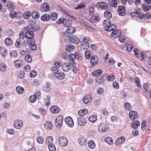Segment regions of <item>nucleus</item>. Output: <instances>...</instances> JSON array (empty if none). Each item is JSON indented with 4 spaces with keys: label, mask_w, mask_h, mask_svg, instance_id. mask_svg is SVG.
I'll use <instances>...</instances> for the list:
<instances>
[{
    "label": "nucleus",
    "mask_w": 151,
    "mask_h": 151,
    "mask_svg": "<svg viewBox=\"0 0 151 151\" xmlns=\"http://www.w3.org/2000/svg\"><path fill=\"white\" fill-rule=\"evenodd\" d=\"M25 36L27 38V42L29 45L30 49L32 50H36L37 47L34 38V34L33 32L32 31H28L25 33Z\"/></svg>",
    "instance_id": "f257e3e1"
},
{
    "label": "nucleus",
    "mask_w": 151,
    "mask_h": 151,
    "mask_svg": "<svg viewBox=\"0 0 151 151\" xmlns=\"http://www.w3.org/2000/svg\"><path fill=\"white\" fill-rule=\"evenodd\" d=\"M63 121V117L61 115L58 116L55 121V125L56 127L60 128L62 126Z\"/></svg>",
    "instance_id": "f03ea898"
},
{
    "label": "nucleus",
    "mask_w": 151,
    "mask_h": 151,
    "mask_svg": "<svg viewBox=\"0 0 151 151\" xmlns=\"http://www.w3.org/2000/svg\"><path fill=\"white\" fill-rule=\"evenodd\" d=\"M59 145L62 147L66 146L68 144L67 139L64 136L60 137L58 139Z\"/></svg>",
    "instance_id": "7ed1b4c3"
},
{
    "label": "nucleus",
    "mask_w": 151,
    "mask_h": 151,
    "mask_svg": "<svg viewBox=\"0 0 151 151\" xmlns=\"http://www.w3.org/2000/svg\"><path fill=\"white\" fill-rule=\"evenodd\" d=\"M109 128V126L106 123H101L98 127V130L102 132L107 131Z\"/></svg>",
    "instance_id": "20e7f679"
},
{
    "label": "nucleus",
    "mask_w": 151,
    "mask_h": 151,
    "mask_svg": "<svg viewBox=\"0 0 151 151\" xmlns=\"http://www.w3.org/2000/svg\"><path fill=\"white\" fill-rule=\"evenodd\" d=\"M64 121L66 124L69 127H72L74 125V123L72 118L70 116H68L65 118Z\"/></svg>",
    "instance_id": "39448f33"
},
{
    "label": "nucleus",
    "mask_w": 151,
    "mask_h": 151,
    "mask_svg": "<svg viewBox=\"0 0 151 151\" xmlns=\"http://www.w3.org/2000/svg\"><path fill=\"white\" fill-rule=\"evenodd\" d=\"M61 67L63 71L65 72H67L71 69V66L69 63H65L62 65Z\"/></svg>",
    "instance_id": "423d86ee"
},
{
    "label": "nucleus",
    "mask_w": 151,
    "mask_h": 151,
    "mask_svg": "<svg viewBox=\"0 0 151 151\" xmlns=\"http://www.w3.org/2000/svg\"><path fill=\"white\" fill-rule=\"evenodd\" d=\"M146 4H143L142 6V9L145 12L149 11L151 8V6L149 4H148L149 0H144Z\"/></svg>",
    "instance_id": "0eeeda50"
},
{
    "label": "nucleus",
    "mask_w": 151,
    "mask_h": 151,
    "mask_svg": "<svg viewBox=\"0 0 151 151\" xmlns=\"http://www.w3.org/2000/svg\"><path fill=\"white\" fill-rule=\"evenodd\" d=\"M14 125L15 128L19 129L22 127L23 125V123L22 121L18 119L14 121Z\"/></svg>",
    "instance_id": "6e6552de"
},
{
    "label": "nucleus",
    "mask_w": 151,
    "mask_h": 151,
    "mask_svg": "<svg viewBox=\"0 0 151 151\" xmlns=\"http://www.w3.org/2000/svg\"><path fill=\"white\" fill-rule=\"evenodd\" d=\"M129 117L131 120L133 121L137 117V114L136 112L131 110L129 113Z\"/></svg>",
    "instance_id": "1a4fd4ad"
},
{
    "label": "nucleus",
    "mask_w": 151,
    "mask_h": 151,
    "mask_svg": "<svg viewBox=\"0 0 151 151\" xmlns=\"http://www.w3.org/2000/svg\"><path fill=\"white\" fill-rule=\"evenodd\" d=\"M118 12L119 15L124 16L126 13L124 6H119L118 7Z\"/></svg>",
    "instance_id": "9d476101"
},
{
    "label": "nucleus",
    "mask_w": 151,
    "mask_h": 151,
    "mask_svg": "<svg viewBox=\"0 0 151 151\" xmlns=\"http://www.w3.org/2000/svg\"><path fill=\"white\" fill-rule=\"evenodd\" d=\"M78 123L79 126H83L86 123V119L84 117H80L78 118Z\"/></svg>",
    "instance_id": "9b49d317"
},
{
    "label": "nucleus",
    "mask_w": 151,
    "mask_h": 151,
    "mask_svg": "<svg viewBox=\"0 0 151 151\" xmlns=\"http://www.w3.org/2000/svg\"><path fill=\"white\" fill-rule=\"evenodd\" d=\"M51 112L54 114L58 113L60 111V109L56 106H52L50 108Z\"/></svg>",
    "instance_id": "f8f14e48"
},
{
    "label": "nucleus",
    "mask_w": 151,
    "mask_h": 151,
    "mask_svg": "<svg viewBox=\"0 0 151 151\" xmlns=\"http://www.w3.org/2000/svg\"><path fill=\"white\" fill-rule=\"evenodd\" d=\"M69 40L75 44H78L79 42V40L78 37L74 35H71V37H69Z\"/></svg>",
    "instance_id": "ddd939ff"
},
{
    "label": "nucleus",
    "mask_w": 151,
    "mask_h": 151,
    "mask_svg": "<svg viewBox=\"0 0 151 151\" xmlns=\"http://www.w3.org/2000/svg\"><path fill=\"white\" fill-rule=\"evenodd\" d=\"M41 8L42 11L44 12L48 11L50 9L49 4L46 3L42 4L41 5Z\"/></svg>",
    "instance_id": "4468645a"
},
{
    "label": "nucleus",
    "mask_w": 151,
    "mask_h": 151,
    "mask_svg": "<svg viewBox=\"0 0 151 151\" xmlns=\"http://www.w3.org/2000/svg\"><path fill=\"white\" fill-rule=\"evenodd\" d=\"M98 61V58L97 57L94 55L91 58L90 62L92 65L95 66L97 64Z\"/></svg>",
    "instance_id": "2eb2a0df"
},
{
    "label": "nucleus",
    "mask_w": 151,
    "mask_h": 151,
    "mask_svg": "<svg viewBox=\"0 0 151 151\" xmlns=\"http://www.w3.org/2000/svg\"><path fill=\"white\" fill-rule=\"evenodd\" d=\"M125 140L124 137L122 136L118 138L115 142V144L116 146H119V145L123 142Z\"/></svg>",
    "instance_id": "dca6fc26"
},
{
    "label": "nucleus",
    "mask_w": 151,
    "mask_h": 151,
    "mask_svg": "<svg viewBox=\"0 0 151 151\" xmlns=\"http://www.w3.org/2000/svg\"><path fill=\"white\" fill-rule=\"evenodd\" d=\"M51 19V16L47 14H43L41 17V19L42 21L46 22L49 21Z\"/></svg>",
    "instance_id": "f3484780"
},
{
    "label": "nucleus",
    "mask_w": 151,
    "mask_h": 151,
    "mask_svg": "<svg viewBox=\"0 0 151 151\" xmlns=\"http://www.w3.org/2000/svg\"><path fill=\"white\" fill-rule=\"evenodd\" d=\"M147 54L145 52L143 51L140 53L137 56L139 59L141 61L145 60V58L147 57Z\"/></svg>",
    "instance_id": "a211bd4d"
},
{
    "label": "nucleus",
    "mask_w": 151,
    "mask_h": 151,
    "mask_svg": "<svg viewBox=\"0 0 151 151\" xmlns=\"http://www.w3.org/2000/svg\"><path fill=\"white\" fill-rule=\"evenodd\" d=\"M44 126L45 129L48 130L52 129L53 127L52 123L49 121L45 122L44 124Z\"/></svg>",
    "instance_id": "6ab92c4d"
},
{
    "label": "nucleus",
    "mask_w": 151,
    "mask_h": 151,
    "mask_svg": "<svg viewBox=\"0 0 151 151\" xmlns=\"http://www.w3.org/2000/svg\"><path fill=\"white\" fill-rule=\"evenodd\" d=\"M55 76L58 79H62L65 78V74L62 72H60L57 73V74L55 75Z\"/></svg>",
    "instance_id": "aec40b11"
},
{
    "label": "nucleus",
    "mask_w": 151,
    "mask_h": 151,
    "mask_svg": "<svg viewBox=\"0 0 151 151\" xmlns=\"http://www.w3.org/2000/svg\"><path fill=\"white\" fill-rule=\"evenodd\" d=\"M121 32L120 30L119 29L115 30V31H113L111 33V35L112 37L114 36V37H118L120 36L121 35Z\"/></svg>",
    "instance_id": "412c9836"
},
{
    "label": "nucleus",
    "mask_w": 151,
    "mask_h": 151,
    "mask_svg": "<svg viewBox=\"0 0 151 151\" xmlns=\"http://www.w3.org/2000/svg\"><path fill=\"white\" fill-rule=\"evenodd\" d=\"M64 21L63 25L66 27H70L72 24V21L71 19H64Z\"/></svg>",
    "instance_id": "4be33fe9"
},
{
    "label": "nucleus",
    "mask_w": 151,
    "mask_h": 151,
    "mask_svg": "<svg viewBox=\"0 0 151 151\" xmlns=\"http://www.w3.org/2000/svg\"><path fill=\"white\" fill-rule=\"evenodd\" d=\"M78 142L81 145L84 146L86 145L87 140L83 138H80L78 139Z\"/></svg>",
    "instance_id": "5701e85b"
},
{
    "label": "nucleus",
    "mask_w": 151,
    "mask_h": 151,
    "mask_svg": "<svg viewBox=\"0 0 151 151\" xmlns=\"http://www.w3.org/2000/svg\"><path fill=\"white\" fill-rule=\"evenodd\" d=\"M23 62L22 60H18L15 61L14 64L15 66L17 68H20L23 65Z\"/></svg>",
    "instance_id": "b1692460"
},
{
    "label": "nucleus",
    "mask_w": 151,
    "mask_h": 151,
    "mask_svg": "<svg viewBox=\"0 0 151 151\" xmlns=\"http://www.w3.org/2000/svg\"><path fill=\"white\" fill-rule=\"evenodd\" d=\"M140 123L138 121H134L131 123V126L132 128L134 129H137L139 126Z\"/></svg>",
    "instance_id": "393cba45"
},
{
    "label": "nucleus",
    "mask_w": 151,
    "mask_h": 151,
    "mask_svg": "<svg viewBox=\"0 0 151 151\" xmlns=\"http://www.w3.org/2000/svg\"><path fill=\"white\" fill-rule=\"evenodd\" d=\"M88 113V110L86 109H81L79 111L78 114L80 116H83Z\"/></svg>",
    "instance_id": "a878e982"
},
{
    "label": "nucleus",
    "mask_w": 151,
    "mask_h": 151,
    "mask_svg": "<svg viewBox=\"0 0 151 151\" xmlns=\"http://www.w3.org/2000/svg\"><path fill=\"white\" fill-rule=\"evenodd\" d=\"M51 87V84L49 82H47L46 83V85H44L43 87L44 90L47 91L49 92L50 91Z\"/></svg>",
    "instance_id": "bb28decb"
},
{
    "label": "nucleus",
    "mask_w": 151,
    "mask_h": 151,
    "mask_svg": "<svg viewBox=\"0 0 151 151\" xmlns=\"http://www.w3.org/2000/svg\"><path fill=\"white\" fill-rule=\"evenodd\" d=\"M116 28V25L114 24H111L110 25L109 27L108 28H105V30L107 31H111L112 30L113 31H115Z\"/></svg>",
    "instance_id": "cd10ccee"
},
{
    "label": "nucleus",
    "mask_w": 151,
    "mask_h": 151,
    "mask_svg": "<svg viewBox=\"0 0 151 151\" xmlns=\"http://www.w3.org/2000/svg\"><path fill=\"white\" fill-rule=\"evenodd\" d=\"M75 47L72 45H69L67 46L66 48V51L68 52H72L75 49Z\"/></svg>",
    "instance_id": "c85d7f7f"
},
{
    "label": "nucleus",
    "mask_w": 151,
    "mask_h": 151,
    "mask_svg": "<svg viewBox=\"0 0 151 151\" xmlns=\"http://www.w3.org/2000/svg\"><path fill=\"white\" fill-rule=\"evenodd\" d=\"M1 55L3 57H5L7 55L8 52L6 49L4 47H2L1 48Z\"/></svg>",
    "instance_id": "c756f323"
},
{
    "label": "nucleus",
    "mask_w": 151,
    "mask_h": 151,
    "mask_svg": "<svg viewBox=\"0 0 151 151\" xmlns=\"http://www.w3.org/2000/svg\"><path fill=\"white\" fill-rule=\"evenodd\" d=\"M91 98V97L88 95L84 96L83 99V102L86 104H87Z\"/></svg>",
    "instance_id": "7c9ffc66"
},
{
    "label": "nucleus",
    "mask_w": 151,
    "mask_h": 151,
    "mask_svg": "<svg viewBox=\"0 0 151 151\" xmlns=\"http://www.w3.org/2000/svg\"><path fill=\"white\" fill-rule=\"evenodd\" d=\"M4 42L7 45L9 46L12 45L13 44L12 40L9 37L6 38L4 41Z\"/></svg>",
    "instance_id": "2f4dec72"
},
{
    "label": "nucleus",
    "mask_w": 151,
    "mask_h": 151,
    "mask_svg": "<svg viewBox=\"0 0 151 151\" xmlns=\"http://www.w3.org/2000/svg\"><path fill=\"white\" fill-rule=\"evenodd\" d=\"M108 3L110 6L115 7L117 6V1L116 0H109Z\"/></svg>",
    "instance_id": "473e14b6"
},
{
    "label": "nucleus",
    "mask_w": 151,
    "mask_h": 151,
    "mask_svg": "<svg viewBox=\"0 0 151 151\" xmlns=\"http://www.w3.org/2000/svg\"><path fill=\"white\" fill-rule=\"evenodd\" d=\"M23 42V41H22L20 39H17L15 43L16 47L17 48H20Z\"/></svg>",
    "instance_id": "72a5a7b5"
},
{
    "label": "nucleus",
    "mask_w": 151,
    "mask_h": 151,
    "mask_svg": "<svg viewBox=\"0 0 151 151\" xmlns=\"http://www.w3.org/2000/svg\"><path fill=\"white\" fill-rule=\"evenodd\" d=\"M102 71L101 70L98 69L95 70L92 73V75L94 76H100L102 73Z\"/></svg>",
    "instance_id": "f704fd0d"
},
{
    "label": "nucleus",
    "mask_w": 151,
    "mask_h": 151,
    "mask_svg": "<svg viewBox=\"0 0 151 151\" xmlns=\"http://www.w3.org/2000/svg\"><path fill=\"white\" fill-rule=\"evenodd\" d=\"M105 79L102 76L99 77H96V82L102 84L104 83Z\"/></svg>",
    "instance_id": "c9c22d12"
},
{
    "label": "nucleus",
    "mask_w": 151,
    "mask_h": 151,
    "mask_svg": "<svg viewBox=\"0 0 151 151\" xmlns=\"http://www.w3.org/2000/svg\"><path fill=\"white\" fill-rule=\"evenodd\" d=\"M75 28L72 27H68L66 30V32L68 34H72L75 32Z\"/></svg>",
    "instance_id": "e433bc0d"
},
{
    "label": "nucleus",
    "mask_w": 151,
    "mask_h": 151,
    "mask_svg": "<svg viewBox=\"0 0 151 151\" xmlns=\"http://www.w3.org/2000/svg\"><path fill=\"white\" fill-rule=\"evenodd\" d=\"M111 24V21L108 19H106L104 20L103 22V24L104 27V30L105 28H108L109 27L110 25Z\"/></svg>",
    "instance_id": "4c0bfd02"
},
{
    "label": "nucleus",
    "mask_w": 151,
    "mask_h": 151,
    "mask_svg": "<svg viewBox=\"0 0 151 151\" xmlns=\"http://www.w3.org/2000/svg\"><path fill=\"white\" fill-rule=\"evenodd\" d=\"M88 145L89 148L91 149H94L96 145L93 141L90 140L88 143Z\"/></svg>",
    "instance_id": "58836bf2"
},
{
    "label": "nucleus",
    "mask_w": 151,
    "mask_h": 151,
    "mask_svg": "<svg viewBox=\"0 0 151 151\" xmlns=\"http://www.w3.org/2000/svg\"><path fill=\"white\" fill-rule=\"evenodd\" d=\"M32 17L35 19H37L39 17V13L37 11H33L31 14Z\"/></svg>",
    "instance_id": "ea45409f"
},
{
    "label": "nucleus",
    "mask_w": 151,
    "mask_h": 151,
    "mask_svg": "<svg viewBox=\"0 0 151 151\" xmlns=\"http://www.w3.org/2000/svg\"><path fill=\"white\" fill-rule=\"evenodd\" d=\"M6 4L7 5L6 6L7 7L9 10L13 11L14 9L15 6L14 4L9 2H7Z\"/></svg>",
    "instance_id": "a19ab883"
},
{
    "label": "nucleus",
    "mask_w": 151,
    "mask_h": 151,
    "mask_svg": "<svg viewBox=\"0 0 151 151\" xmlns=\"http://www.w3.org/2000/svg\"><path fill=\"white\" fill-rule=\"evenodd\" d=\"M97 116L96 115H92L89 117L88 119L90 122H94L97 120Z\"/></svg>",
    "instance_id": "79ce46f5"
},
{
    "label": "nucleus",
    "mask_w": 151,
    "mask_h": 151,
    "mask_svg": "<svg viewBox=\"0 0 151 151\" xmlns=\"http://www.w3.org/2000/svg\"><path fill=\"white\" fill-rule=\"evenodd\" d=\"M105 141L109 145H111L113 143L112 139L110 137H106L104 139Z\"/></svg>",
    "instance_id": "37998d69"
},
{
    "label": "nucleus",
    "mask_w": 151,
    "mask_h": 151,
    "mask_svg": "<svg viewBox=\"0 0 151 151\" xmlns=\"http://www.w3.org/2000/svg\"><path fill=\"white\" fill-rule=\"evenodd\" d=\"M48 147L50 151H55L56 150L55 145L52 143L49 144Z\"/></svg>",
    "instance_id": "c03bdc74"
},
{
    "label": "nucleus",
    "mask_w": 151,
    "mask_h": 151,
    "mask_svg": "<svg viewBox=\"0 0 151 151\" xmlns=\"http://www.w3.org/2000/svg\"><path fill=\"white\" fill-rule=\"evenodd\" d=\"M69 57L70 59L69 60V62L70 63H71V61H73L76 59L75 56L74 54L72 53H70L69 54Z\"/></svg>",
    "instance_id": "a18cd8bd"
},
{
    "label": "nucleus",
    "mask_w": 151,
    "mask_h": 151,
    "mask_svg": "<svg viewBox=\"0 0 151 151\" xmlns=\"http://www.w3.org/2000/svg\"><path fill=\"white\" fill-rule=\"evenodd\" d=\"M37 99V96L36 95H33L30 96L29 100V101L32 103L35 102Z\"/></svg>",
    "instance_id": "49530a36"
},
{
    "label": "nucleus",
    "mask_w": 151,
    "mask_h": 151,
    "mask_svg": "<svg viewBox=\"0 0 151 151\" xmlns=\"http://www.w3.org/2000/svg\"><path fill=\"white\" fill-rule=\"evenodd\" d=\"M6 70V68L4 64L1 63L0 64V70L3 72H5Z\"/></svg>",
    "instance_id": "de8ad7c7"
},
{
    "label": "nucleus",
    "mask_w": 151,
    "mask_h": 151,
    "mask_svg": "<svg viewBox=\"0 0 151 151\" xmlns=\"http://www.w3.org/2000/svg\"><path fill=\"white\" fill-rule=\"evenodd\" d=\"M134 82L137 86L139 88H141V86L140 84V81L139 79L137 77H135L134 79Z\"/></svg>",
    "instance_id": "09e8293b"
},
{
    "label": "nucleus",
    "mask_w": 151,
    "mask_h": 151,
    "mask_svg": "<svg viewBox=\"0 0 151 151\" xmlns=\"http://www.w3.org/2000/svg\"><path fill=\"white\" fill-rule=\"evenodd\" d=\"M91 22H99L100 21V19L97 16H92L91 17Z\"/></svg>",
    "instance_id": "8fccbe9b"
},
{
    "label": "nucleus",
    "mask_w": 151,
    "mask_h": 151,
    "mask_svg": "<svg viewBox=\"0 0 151 151\" xmlns=\"http://www.w3.org/2000/svg\"><path fill=\"white\" fill-rule=\"evenodd\" d=\"M16 90L18 93L22 94L24 92V89L20 86H18L16 87Z\"/></svg>",
    "instance_id": "3c124183"
},
{
    "label": "nucleus",
    "mask_w": 151,
    "mask_h": 151,
    "mask_svg": "<svg viewBox=\"0 0 151 151\" xmlns=\"http://www.w3.org/2000/svg\"><path fill=\"white\" fill-rule=\"evenodd\" d=\"M53 140V138L52 136H49L47 137L46 139L45 142L46 144L47 143L49 144L52 143Z\"/></svg>",
    "instance_id": "603ef678"
},
{
    "label": "nucleus",
    "mask_w": 151,
    "mask_h": 151,
    "mask_svg": "<svg viewBox=\"0 0 151 151\" xmlns=\"http://www.w3.org/2000/svg\"><path fill=\"white\" fill-rule=\"evenodd\" d=\"M108 5L106 3L104 2L99 5V6L102 9H106L108 8Z\"/></svg>",
    "instance_id": "864d4df0"
},
{
    "label": "nucleus",
    "mask_w": 151,
    "mask_h": 151,
    "mask_svg": "<svg viewBox=\"0 0 151 151\" xmlns=\"http://www.w3.org/2000/svg\"><path fill=\"white\" fill-rule=\"evenodd\" d=\"M115 76L113 75L110 74L106 77V79L108 81H112L115 79Z\"/></svg>",
    "instance_id": "5fc2aeb1"
},
{
    "label": "nucleus",
    "mask_w": 151,
    "mask_h": 151,
    "mask_svg": "<svg viewBox=\"0 0 151 151\" xmlns=\"http://www.w3.org/2000/svg\"><path fill=\"white\" fill-rule=\"evenodd\" d=\"M17 12L14 11H12L10 13L9 16L11 18H13L16 17L17 16Z\"/></svg>",
    "instance_id": "6e6d98bb"
},
{
    "label": "nucleus",
    "mask_w": 151,
    "mask_h": 151,
    "mask_svg": "<svg viewBox=\"0 0 151 151\" xmlns=\"http://www.w3.org/2000/svg\"><path fill=\"white\" fill-rule=\"evenodd\" d=\"M31 13L29 11H27L25 12L23 15L24 18L26 19H28L29 18L30 16Z\"/></svg>",
    "instance_id": "4d7b16f0"
},
{
    "label": "nucleus",
    "mask_w": 151,
    "mask_h": 151,
    "mask_svg": "<svg viewBox=\"0 0 151 151\" xmlns=\"http://www.w3.org/2000/svg\"><path fill=\"white\" fill-rule=\"evenodd\" d=\"M51 19L53 21H55L57 18V14L55 12H52L51 14Z\"/></svg>",
    "instance_id": "13d9d810"
},
{
    "label": "nucleus",
    "mask_w": 151,
    "mask_h": 151,
    "mask_svg": "<svg viewBox=\"0 0 151 151\" xmlns=\"http://www.w3.org/2000/svg\"><path fill=\"white\" fill-rule=\"evenodd\" d=\"M104 16L107 19H109L111 17L112 14L110 12L106 11L104 13Z\"/></svg>",
    "instance_id": "bf43d9fd"
},
{
    "label": "nucleus",
    "mask_w": 151,
    "mask_h": 151,
    "mask_svg": "<svg viewBox=\"0 0 151 151\" xmlns=\"http://www.w3.org/2000/svg\"><path fill=\"white\" fill-rule=\"evenodd\" d=\"M90 53L91 52L88 50H86L85 52V56L87 59H89L90 58L91 56Z\"/></svg>",
    "instance_id": "052dcab7"
},
{
    "label": "nucleus",
    "mask_w": 151,
    "mask_h": 151,
    "mask_svg": "<svg viewBox=\"0 0 151 151\" xmlns=\"http://www.w3.org/2000/svg\"><path fill=\"white\" fill-rule=\"evenodd\" d=\"M83 40L84 43H89V42L91 41V40L87 36L85 37L83 39Z\"/></svg>",
    "instance_id": "680f3d73"
},
{
    "label": "nucleus",
    "mask_w": 151,
    "mask_h": 151,
    "mask_svg": "<svg viewBox=\"0 0 151 151\" xmlns=\"http://www.w3.org/2000/svg\"><path fill=\"white\" fill-rule=\"evenodd\" d=\"M51 70L55 75L57 74L59 72V69L57 66H54L52 67L51 69Z\"/></svg>",
    "instance_id": "e2e57ef3"
},
{
    "label": "nucleus",
    "mask_w": 151,
    "mask_h": 151,
    "mask_svg": "<svg viewBox=\"0 0 151 151\" xmlns=\"http://www.w3.org/2000/svg\"><path fill=\"white\" fill-rule=\"evenodd\" d=\"M25 60L26 62L30 63L32 60V57L29 55H27L25 57Z\"/></svg>",
    "instance_id": "0e129e2a"
},
{
    "label": "nucleus",
    "mask_w": 151,
    "mask_h": 151,
    "mask_svg": "<svg viewBox=\"0 0 151 151\" xmlns=\"http://www.w3.org/2000/svg\"><path fill=\"white\" fill-rule=\"evenodd\" d=\"M37 141L39 144H42L43 142L44 139L41 136H38L37 139Z\"/></svg>",
    "instance_id": "69168bd1"
},
{
    "label": "nucleus",
    "mask_w": 151,
    "mask_h": 151,
    "mask_svg": "<svg viewBox=\"0 0 151 151\" xmlns=\"http://www.w3.org/2000/svg\"><path fill=\"white\" fill-rule=\"evenodd\" d=\"M31 28L32 31L36 32L39 29V27L38 26L36 25H33L31 26Z\"/></svg>",
    "instance_id": "338daca9"
},
{
    "label": "nucleus",
    "mask_w": 151,
    "mask_h": 151,
    "mask_svg": "<svg viewBox=\"0 0 151 151\" xmlns=\"http://www.w3.org/2000/svg\"><path fill=\"white\" fill-rule=\"evenodd\" d=\"M85 5L84 3L82 2L80 4H79L78 6L75 8V9H81L84 8L85 7Z\"/></svg>",
    "instance_id": "774afa93"
}]
</instances>
